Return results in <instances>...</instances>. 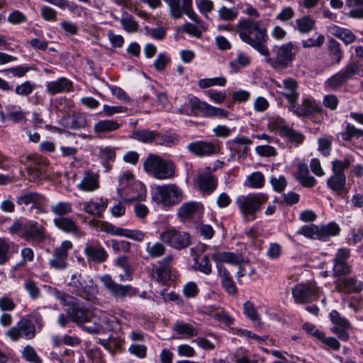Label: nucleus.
<instances>
[{
	"label": "nucleus",
	"instance_id": "nucleus-58",
	"mask_svg": "<svg viewBox=\"0 0 363 363\" xmlns=\"http://www.w3.org/2000/svg\"><path fill=\"white\" fill-rule=\"evenodd\" d=\"M36 86L37 85L35 83L27 80L21 84H18L16 86L14 91L17 95L21 96H28L33 93Z\"/></svg>",
	"mask_w": 363,
	"mask_h": 363
},
{
	"label": "nucleus",
	"instance_id": "nucleus-14",
	"mask_svg": "<svg viewBox=\"0 0 363 363\" xmlns=\"http://www.w3.org/2000/svg\"><path fill=\"white\" fill-rule=\"evenodd\" d=\"M36 334L35 325L30 320L21 319L16 326L9 329L6 335L13 341H18L21 338L31 340Z\"/></svg>",
	"mask_w": 363,
	"mask_h": 363
},
{
	"label": "nucleus",
	"instance_id": "nucleus-52",
	"mask_svg": "<svg viewBox=\"0 0 363 363\" xmlns=\"http://www.w3.org/2000/svg\"><path fill=\"white\" fill-rule=\"evenodd\" d=\"M328 49L329 55L334 60L335 63L339 64L342 57V52L340 50V43L333 38H330L328 42Z\"/></svg>",
	"mask_w": 363,
	"mask_h": 363
},
{
	"label": "nucleus",
	"instance_id": "nucleus-28",
	"mask_svg": "<svg viewBox=\"0 0 363 363\" xmlns=\"http://www.w3.org/2000/svg\"><path fill=\"white\" fill-rule=\"evenodd\" d=\"M199 189L206 194H211L217 187V180L208 167L206 171L200 173L196 179Z\"/></svg>",
	"mask_w": 363,
	"mask_h": 363
},
{
	"label": "nucleus",
	"instance_id": "nucleus-25",
	"mask_svg": "<svg viewBox=\"0 0 363 363\" xmlns=\"http://www.w3.org/2000/svg\"><path fill=\"white\" fill-rule=\"evenodd\" d=\"M28 158L32 160L35 165L40 166L39 167L36 166L28 167V180L34 182L45 174L46 167L49 162L47 159L38 155L29 156Z\"/></svg>",
	"mask_w": 363,
	"mask_h": 363
},
{
	"label": "nucleus",
	"instance_id": "nucleus-60",
	"mask_svg": "<svg viewBox=\"0 0 363 363\" xmlns=\"http://www.w3.org/2000/svg\"><path fill=\"white\" fill-rule=\"evenodd\" d=\"M227 80L225 77L204 78L199 81V86L201 89H206L213 86H224Z\"/></svg>",
	"mask_w": 363,
	"mask_h": 363
},
{
	"label": "nucleus",
	"instance_id": "nucleus-37",
	"mask_svg": "<svg viewBox=\"0 0 363 363\" xmlns=\"http://www.w3.org/2000/svg\"><path fill=\"white\" fill-rule=\"evenodd\" d=\"M328 31L331 35L342 40L346 45L353 43L356 39V36L350 29L341 28L335 24L329 26Z\"/></svg>",
	"mask_w": 363,
	"mask_h": 363
},
{
	"label": "nucleus",
	"instance_id": "nucleus-34",
	"mask_svg": "<svg viewBox=\"0 0 363 363\" xmlns=\"http://www.w3.org/2000/svg\"><path fill=\"white\" fill-rule=\"evenodd\" d=\"M294 176L303 187L311 188L317 183L316 179L313 176L309 175V170L306 164H298Z\"/></svg>",
	"mask_w": 363,
	"mask_h": 363
},
{
	"label": "nucleus",
	"instance_id": "nucleus-12",
	"mask_svg": "<svg viewBox=\"0 0 363 363\" xmlns=\"http://www.w3.org/2000/svg\"><path fill=\"white\" fill-rule=\"evenodd\" d=\"M359 72V65L355 62H350L342 69L328 79L325 84L331 89H337L352 79Z\"/></svg>",
	"mask_w": 363,
	"mask_h": 363
},
{
	"label": "nucleus",
	"instance_id": "nucleus-3",
	"mask_svg": "<svg viewBox=\"0 0 363 363\" xmlns=\"http://www.w3.org/2000/svg\"><path fill=\"white\" fill-rule=\"evenodd\" d=\"M144 170L159 180L170 179L175 176V164L170 160L150 154L143 162Z\"/></svg>",
	"mask_w": 363,
	"mask_h": 363
},
{
	"label": "nucleus",
	"instance_id": "nucleus-1",
	"mask_svg": "<svg viewBox=\"0 0 363 363\" xmlns=\"http://www.w3.org/2000/svg\"><path fill=\"white\" fill-rule=\"evenodd\" d=\"M240 38L262 55L269 57L270 52L266 45L269 40L267 29L261 27L258 21L250 18L240 19L237 24Z\"/></svg>",
	"mask_w": 363,
	"mask_h": 363
},
{
	"label": "nucleus",
	"instance_id": "nucleus-29",
	"mask_svg": "<svg viewBox=\"0 0 363 363\" xmlns=\"http://www.w3.org/2000/svg\"><path fill=\"white\" fill-rule=\"evenodd\" d=\"M252 143V141L245 136L237 137L227 143V145L233 155L238 157H245L249 150L248 146Z\"/></svg>",
	"mask_w": 363,
	"mask_h": 363
},
{
	"label": "nucleus",
	"instance_id": "nucleus-22",
	"mask_svg": "<svg viewBox=\"0 0 363 363\" xmlns=\"http://www.w3.org/2000/svg\"><path fill=\"white\" fill-rule=\"evenodd\" d=\"M59 123L67 129L80 130L88 125L86 114L81 111H74L62 116Z\"/></svg>",
	"mask_w": 363,
	"mask_h": 363
},
{
	"label": "nucleus",
	"instance_id": "nucleus-48",
	"mask_svg": "<svg viewBox=\"0 0 363 363\" xmlns=\"http://www.w3.org/2000/svg\"><path fill=\"white\" fill-rule=\"evenodd\" d=\"M173 330L178 334L186 335L188 337H194L198 335V330L189 323L177 322Z\"/></svg>",
	"mask_w": 363,
	"mask_h": 363
},
{
	"label": "nucleus",
	"instance_id": "nucleus-61",
	"mask_svg": "<svg viewBox=\"0 0 363 363\" xmlns=\"http://www.w3.org/2000/svg\"><path fill=\"white\" fill-rule=\"evenodd\" d=\"M23 288L33 300H36L41 296L40 288L32 279H26L23 283Z\"/></svg>",
	"mask_w": 363,
	"mask_h": 363
},
{
	"label": "nucleus",
	"instance_id": "nucleus-46",
	"mask_svg": "<svg viewBox=\"0 0 363 363\" xmlns=\"http://www.w3.org/2000/svg\"><path fill=\"white\" fill-rule=\"evenodd\" d=\"M50 211L57 217L66 216L72 212V204L69 201H59L50 206Z\"/></svg>",
	"mask_w": 363,
	"mask_h": 363
},
{
	"label": "nucleus",
	"instance_id": "nucleus-27",
	"mask_svg": "<svg viewBox=\"0 0 363 363\" xmlns=\"http://www.w3.org/2000/svg\"><path fill=\"white\" fill-rule=\"evenodd\" d=\"M106 231L112 235L125 237L138 242L143 241L145 236V233L141 230L123 228L112 224L106 226Z\"/></svg>",
	"mask_w": 363,
	"mask_h": 363
},
{
	"label": "nucleus",
	"instance_id": "nucleus-38",
	"mask_svg": "<svg viewBox=\"0 0 363 363\" xmlns=\"http://www.w3.org/2000/svg\"><path fill=\"white\" fill-rule=\"evenodd\" d=\"M157 135H158L157 130L138 129L132 132L130 138L143 143H155Z\"/></svg>",
	"mask_w": 363,
	"mask_h": 363
},
{
	"label": "nucleus",
	"instance_id": "nucleus-4",
	"mask_svg": "<svg viewBox=\"0 0 363 363\" xmlns=\"http://www.w3.org/2000/svg\"><path fill=\"white\" fill-rule=\"evenodd\" d=\"M152 199L164 207L179 204L183 199V191L175 184L157 185L152 190Z\"/></svg>",
	"mask_w": 363,
	"mask_h": 363
},
{
	"label": "nucleus",
	"instance_id": "nucleus-5",
	"mask_svg": "<svg viewBox=\"0 0 363 363\" xmlns=\"http://www.w3.org/2000/svg\"><path fill=\"white\" fill-rule=\"evenodd\" d=\"M275 57H267L266 62L274 69H286L289 67L299 52L298 43L289 42L274 49Z\"/></svg>",
	"mask_w": 363,
	"mask_h": 363
},
{
	"label": "nucleus",
	"instance_id": "nucleus-41",
	"mask_svg": "<svg viewBox=\"0 0 363 363\" xmlns=\"http://www.w3.org/2000/svg\"><path fill=\"white\" fill-rule=\"evenodd\" d=\"M319 111L318 106L315 101L304 99L301 104L297 106L296 115L298 116H308Z\"/></svg>",
	"mask_w": 363,
	"mask_h": 363
},
{
	"label": "nucleus",
	"instance_id": "nucleus-7",
	"mask_svg": "<svg viewBox=\"0 0 363 363\" xmlns=\"http://www.w3.org/2000/svg\"><path fill=\"white\" fill-rule=\"evenodd\" d=\"M68 286L77 295L88 301L95 298L99 292L97 284L91 277H83L77 272L71 275Z\"/></svg>",
	"mask_w": 363,
	"mask_h": 363
},
{
	"label": "nucleus",
	"instance_id": "nucleus-16",
	"mask_svg": "<svg viewBox=\"0 0 363 363\" xmlns=\"http://www.w3.org/2000/svg\"><path fill=\"white\" fill-rule=\"evenodd\" d=\"M292 296L296 303H307L319 298V289L313 284H297L292 288Z\"/></svg>",
	"mask_w": 363,
	"mask_h": 363
},
{
	"label": "nucleus",
	"instance_id": "nucleus-19",
	"mask_svg": "<svg viewBox=\"0 0 363 363\" xmlns=\"http://www.w3.org/2000/svg\"><path fill=\"white\" fill-rule=\"evenodd\" d=\"M272 84L278 89L277 92L283 96L287 101L294 102L298 99V84L294 78L289 77L281 81L274 79Z\"/></svg>",
	"mask_w": 363,
	"mask_h": 363
},
{
	"label": "nucleus",
	"instance_id": "nucleus-2",
	"mask_svg": "<svg viewBox=\"0 0 363 363\" xmlns=\"http://www.w3.org/2000/svg\"><path fill=\"white\" fill-rule=\"evenodd\" d=\"M12 234H18L28 242L39 244L47 239L45 227L35 220H15L9 227Z\"/></svg>",
	"mask_w": 363,
	"mask_h": 363
},
{
	"label": "nucleus",
	"instance_id": "nucleus-24",
	"mask_svg": "<svg viewBox=\"0 0 363 363\" xmlns=\"http://www.w3.org/2000/svg\"><path fill=\"white\" fill-rule=\"evenodd\" d=\"M16 203L21 206L31 204L32 208H36L40 211L46 203V198L43 194L37 191H26L21 193L16 197Z\"/></svg>",
	"mask_w": 363,
	"mask_h": 363
},
{
	"label": "nucleus",
	"instance_id": "nucleus-62",
	"mask_svg": "<svg viewBox=\"0 0 363 363\" xmlns=\"http://www.w3.org/2000/svg\"><path fill=\"white\" fill-rule=\"evenodd\" d=\"M154 276H155L157 282L165 284L170 280V269L167 266H159L156 268Z\"/></svg>",
	"mask_w": 363,
	"mask_h": 363
},
{
	"label": "nucleus",
	"instance_id": "nucleus-59",
	"mask_svg": "<svg viewBox=\"0 0 363 363\" xmlns=\"http://www.w3.org/2000/svg\"><path fill=\"white\" fill-rule=\"evenodd\" d=\"M203 116L205 117L226 118L228 116V112L225 109L213 106L206 103Z\"/></svg>",
	"mask_w": 363,
	"mask_h": 363
},
{
	"label": "nucleus",
	"instance_id": "nucleus-18",
	"mask_svg": "<svg viewBox=\"0 0 363 363\" xmlns=\"http://www.w3.org/2000/svg\"><path fill=\"white\" fill-rule=\"evenodd\" d=\"M333 327L331 332L336 335L337 338L342 342H347L350 339L349 330L352 325L348 319L340 315L336 310H332L329 314Z\"/></svg>",
	"mask_w": 363,
	"mask_h": 363
},
{
	"label": "nucleus",
	"instance_id": "nucleus-8",
	"mask_svg": "<svg viewBox=\"0 0 363 363\" xmlns=\"http://www.w3.org/2000/svg\"><path fill=\"white\" fill-rule=\"evenodd\" d=\"M267 199L268 196L263 193L249 194L238 196L235 203L242 216H252L255 219V213L261 209L262 205L265 203Z\"/></svg>",
	"mask_w": 363,
	"mask_h": 363
},
{
	"label": "nucleus",
	"instance_id": "nucleus-39",
	"mask_svg": "<svg viewBox=\"0 0 363 363\" xmlns=\"http://www.w3.org/2000/svg\"><path fill=\"white\" fill-rule=\"evenodd\" d=\"M327 186L337 193L342 192L346 186L345 174L333 173L326 181Z\"/></svg>",
	"mask_w": 363,
	"mask_h": 363
},
{
	"label": "nucleus",
	"instance_id": "nucleus-13",
	"mask_svg": "<svg viewBox=\"0 0 363 363\" xmlns=\"http://www.w3.org/2000/svg\"><path fill=\"white\" fill-rule=\"evenodd\" d=\"M160 239L167 245L181 250L191 245V236L189 233L169 228L160 235Z\"/></svg>",
	"mask_w": 363,
	"mask_h": 363
},
{
	"label": "nucleus",
	"instance_id": "nucleus-63",
	"mask_svg": "<svg viewBox=\"0 0 363 363\" xmlns=\"http://www.w3.org/2000/svg\"><path fill=\"white\" fill-rule=\"evenodd\" d=\"M247 186L259 189L264 184V177L261 172H255L247 177Z\"/></svg>",
	"mask_w": 363,
	"mask_h": 363
},
{
	"label": "nucleus",
	"instance_id": "nucleus-42",
	"mask_svg": "<svg viewBox=\"0 0 363 363\" xmlns=\"http://www.w3.org/2000/svg\"><path fill=\"white\" fill-rule=\"evenodd\" d=\"M354 161V158L351 155H345L342 160L332 161L331 169L333 173L345 174V171L350 167Z\"/></svg>",
	"mask_w": 363,
	"mask_h": 363
},
{
	"label": "nucleus",
	"instance_id": "nucleus-43",
	"mask_svg": "<svg viewBox=\"0 0 363 363\" xmlns=\"http://www.w3.org/2000/svg\"><path fill=\"white\" fill-rule=\"evenodd\" d=\"M340 228L335 222H330L327 225L319 227V237L318 240L326 241L332 236H336L340 233Z\"/></svg>",
	"mask_w": 363,
	"mask_h": 363
},
{
	"label": "nucleus",
	"instance_id": "nucleus-10",
	"mask_svg": "<svg viewBox=\"0 0 363 363\" xmlns=\"http://www.w3.org/2000/svg\"><path fill=\"white\" fill-rule=\"evenodd\" d=\"M168 6L170 16L175 19L186 14L193 21L199 23L197 14L193 10V0H163Z\"/></svg>",
	"mask_w": 363,
	"mask_h": 363
},
{
	"label": "nucleus",
	"instance_id": "nucleus-57",
	"mask_svg": "<svg viewBox=\"0 0 363 363\" xmlns=\"http://www.w3.org/2000/svg\"><path fill=\"white\" fill-rule=\"evenodd\" d=\"M115 264L119 267H121L125 272L124 275L120 276V279L121 281L125 280H130L131 279V275H130V265L129 264V262L128 260L127 257L125 256H121L118 257L115 260Z\"/></svg>",
	"mask_w": 363,
	"mask_h": 363
},
{
	"label": "nucleus",
	"instance_id": "nucleus-33",
	"mask_svg": "<svg viewBox=\"0 0 363 363\" xmlns=\"http://www.w3.org/2000/svg\"><path fill=\"white\" fill-rule=\"evenodd\" d=\"M335 288L338 292L345 294H355L363 291V281H357L354 277L345 278L339 284H337Z\"/></svg>",
	"mask_w": 363,
	"mask_h": 363
},
{
	"label": "nucleus",
	"instance_id": "nucleus-54",
	"mask_svg": "<svg viewBox=\"0 0 363 363\" xmlns=\"http://www.w3.org/2000/svg\"><path fill=\"white\" fill-rule=\"evenodd\" d=\"M250 62V57L247 55L240 52L237 55L236 58L230 62V67L233 72H238L240 67H245L248 66Z\"/></svg>",
	"mask_w": 363,
	"mask_h": 363
},
{
	"label": "nucleus",
	"instance_id": "nucleus-45",
	"mask_svg": "<svg viewBox=\"0 0 363 363\" xmlns=\"http://www.w3.org/2000/svg\"><path fill=\"white\" fill-rule=\"evenodd\" d=\"M315 28V21L308 16H304L296 20L294 28L301 33H308Z\"/></svg>",
	"mask_w": 363,
	"mask_h": 363
},
{
	"label": "nucleus",
	"instance_id": "nucleus-47",
	"mask_svg": "<svg viewBox=\"0 0 363 363\" xmlns=\"http://www.w3.org/2000/svg\"><path fill=\"white\" fill-rule=\"evenodd\" d=\"M179 141V136L176 133L166 132L163 134L158 132L156 136L155 144L157 145H163L172 147L175 145Z\"/></svg>",
	"mask_w": 363,
	"mask_h": 363
},
{
	"label": "nucleus",
	"instance_id": "nucleus-31",
	"mask_svg": "<svg viewBox=\"0 0 363 363\" xmlns=\"http://www.w3.org/2000/svg\"><path fill=\"white\" fill-rule=\"evenodd\" d=\"M211 257L216 264L227 263L240 265L245 262L244 257L240 254L232 252H216L212 253Z\"/></svg>",
	"mask_w": 363,
	"mask_h": 363
},
{
	"label": "nucleus",
	"instance_id": "nucleus-36",
	"mask_svg": "<svg viewBox=\"0 0 363 363\" xmlns=\"http://www.w3.org/2000/svg\"><path fill=\"white\" fill-rule=\"evenodd\" d=\"M121 127V123L117 120L104 119L94 124V131L97 135L111 133L118 130Z\"/></svg>",
	"mask_w": 363,
	"mask_h": 363
},
{
	"label": "nucleus",
	"instance_id": "nucleus-64",
	"mask_svg": "<svg viewBox=\"0 0 363 363\" xmlns=\"http://www.w3.org/2000/svg\"><path fill=\"white\" fill-rule=\"evenodd\" d=\"M218 16L220 19L225 21H232L238 16V11L236 8H228L225 6L218 10Z\"/></svg>",
	"mask_w": 363,
	"mask_h": 363
},
{
	"label": "nucleus",
	"instance_id": "nucleus-49",
	"mask_svg": "<svg viewBox=\"0 0 363 363\" xmlns=\"http://www.w3.org/2000/svg\"><path fill=\"white\" fill-rule=\"evenodd\" d=\"M121 25L123 30L128 33H134L138 32L139 24L134 17L128 13L123 15L120 20Z\"/></svg>",
	"mask_w": 363,
	"mask_h": 363
},
{
	"label": "nucleus",
	"instance_id": "nucleus-30",
	"mask_svg": "<svg viewBox=\"0 0 363 363\" xmlns=\"http://www.w3.org/2000/svg\"><path fill=\"white\" fill-rule=\"evenodd\" d=\"M99 186V174L91 170L84 172L82 179L77 185L78 189L86 192L94 191Z\"/></svg>",
	"mask_w": 363,
	"mask_h": 363
},
{
	"label": "nucleus",
	"instance_id": "nucleus-6",
	"mask_svg": "<svg viewBox=\"0 0 363 363\" xmlns=\"http://www.w3.org/2000/svg\"><path fill=\"white\" fill-rule=\"evenodd\" d=\"M60 300L65 306H69L67 313L71 321L84 330V328L87 326L86 324L92 320V312L89 308L80 306L77 303L78 300L72 296L64 294L60 297Z\"/></svg>",
	"mask_w": 363,
	"mask_h": 363
},
{
	"label": "nucleus",
	"instance_id": "nucleus-35",
	"mask_svg": "<svg viewBox=\"0 0 363 363\" xmlns=\"http://www.w3.org/2000/svg\"><path fill=\"white\" fill-rule=\"evenodd\" d=\"M279 135L287 139L290 143L298 146L305 140V135L300 131H297L287 125H282L279 128Z\"/></svg>",
	"mask_w": 363,
	"mask_h": 363
},
{
	"label": "nucleus",
	"instance_id": "nucleus-17",
	"mask_svg": "<svg viewBox=\"0 0 363 363\" xmlns=\"http://www.w3.org/2000/svg\"><path fill=\"white\" fill-rule=\"evenodd\" d=\"M73 247L69 240H64L60 245L54 249L52 258L49 259L48 264L51 269L57 271H63L68 267V250Z\"/></svg>",
	"mask_w": 363,
	"mask_h": 363
},
{
	"label": "nucleus",
	"instance_id": "nucleus-44",
	"mask_svg": "<svg viewBox=\"0 0 363 363\" xmlns=\"http://www.w3.org/2000/svg\"><path fill=\"white\" fill-rule=\"evenodd\" d=\"M340 135L344 141H354L358 139L363 140V130L357 128L350 123H347L345 129Z\"/></svg>",
	"mask_w": 363,
	"mask_h": 363
},
{
	"label": "nucleus",
	"instance_id": "nucleus-40",
	"mask_svg": "<svg viewBox=\"0 0 363 363\" xmlns=\"http://www.w3.org/2000/svg\"><path fill=\"white\" fill-rule=\"evenodd\" d=\"M107 200L100 199L99 201H89L84 203L83 210L91 216H101L102 212L107 207Z\"/></svg>",
	"mask_w": 363,
	"mask_h": 363
},
{
	"label": "nucleus",
	"instance_id": "nucleus-55",
	"mask_svg": "<svg viewBox=\"0 0 363 363\" xmlns=\"http://www.w3.org/2000/svg\"><path fill=\"white\" fill-rule=\"evenodd\" d=\"M145 250L151 258H157L164 255L166 247L163 243L156 242L155 243L147 242Z\"/></svg>",
	"mask_w": 363,
	"mask_h": 363
},
{
	"label": "nucleus",
	"instance_id": "nucleus-20",
	"mask_svg": "<svg viewBox=\"0 0 363 363\" xmlns=\"http://www.w3.org/2000/svg\"><path fill=\"white\" fill-rule=\"evenodd\" d=\"M91 325L84 328V331L89 334H105L114 329L113 321L106 313L101 312L97 317H92Z\"/></svg>",
	"mask_w": 363,
	"mask_h": 363
},
{
	"label": "nucleus",
	"instance_id": "nucleus-32",
	"mask_svg": "<svg viewBox=\"0 0 363 363\" xmlns=\"http://www.w3.org/2000/svg\"><path fill=\"white\" fill-rule=\"evenodd\" d=\"M73 83L66 77L47 82L46 90L52 96L59 93L69 92L72 89Z\"/></svg>",
	"mask_w": 363,
	"mask_h": 363
},
{
	"label": "nucleus",
	"instance_id": "nucleus-50",
	"mask_svg": "<svg viewBox=\"0 0 363 363\" xmlns=\"http://www.w3.org/2000/svg\"><path fill=\"white\" fill-rule=\"evenodd\" d=\"M57 6L62 9L67 8L70 12L76 14L79 17L86 16V9L82 6L78 5L73 1L60 0Z\"/></svg>",
	"mask_w": 363,
	"mask_h": 363
},
{
	"label": "nucleus",
	"instance_id": "nucleus-9",
	"mask_svg": "<svg viewBox=\"0 0 363 363\" xmlns=\"http://www.w3.org/2000/svg\"><path fill=\"white\" fill-rule=\"evenodd\" d=\"M104 288L116 300H124L131 298L137 294V290L130 285H122L116 283L109 274H104L100 277Z\"/></svg>",
	"mask_w": 363,
	"mask_h": 363
},
{
	"label": "nucleus",
	"instance_id": "nucleus-11",
	"mask_svg": "<svg viewBox=\"0 0 363 363\" xmlns=\"http://www.w3.org/2000/svg\"><path fill=\"white\" fill-rule=\"evenodd\" d=\"M168 6L170 16L175 19L186 14L193 21L199 23L197 14L193 10V0H163Z\"/></svg>",
	"mask_w": 363,
	"mask_h": 363
},
{
	"label": "nucleus",
	"instance_id": "nucleus-51",
	"mask_svg": "<svg viewBox=\"0 0 363 363\" xmlns=\"http://www.w3.org/2000/svg\"><path fill=\"white\" fill-rule=\"evenodd\" d=\"M198 208L199 203L196 202L184 203L179 208L177 215L182 219H189L196 213Z\"/></svg>",
	"mask_w": 363,
	"mask_h": 363
},
{
	"label": "nucleus",
	"instance_id": "nucleus-26",
	"mask_svg": "<svg viewBox=\"0 0 363 363\" xmlns=\"http://www.w3.org/2000/svg\"><path fill=\"white\" fill-rule=\"evenodd\" d=\"M206 102L201 101L196 96L189 97L181 105L179 111L187 116H198L199 113L203 115Z\"/></svg>",
	"mask_w": 363,
	"mask_h": 363
},
{
	"label": "nucleus",
	"instance_id": "nucleus-15",
	"mask_svg": "<svg viewBox=\"0 0 363 363\" xmlns=\"http://www.w3.org/2000/svg\"><path fill=\"white\" fill-rule=\"evenodd\" d=\"M220 148L219 142L216 140H194L189 143L186 146L187 150L198 157H209L218 154Z\"/></svg>",
	"mask_w": 363,
	"mask_h": 363
},
{
	"label": "nucleus",
	"instance_id": "nucleus-53",
	"mask_svg": "<svg viewBox=\"0 0 363 363\" xmlns=\"http://www.w3.org/2000/svg\"><path fill=\"white\" fill-rule=\"evenodd\" d=\"M194 269L205 275H209L212 272V264L207 255L202 256L200 259H194Z\"/></svg>",
	"mask_w": 363,
	"mask_h": 363
},
{
	"label": "nucleus",
	"instance_id": "nucleus-21",
	"mask_svg": "<svg viewBox=\"0 0 363 363\" xmlns=\"http://www.w3.org/2000/svg\"><path fill=\"white\" fill-rule=\"evenodd\" d=\"M84 254L89 262L94 263H103L108 257L105 248L96 240H92L86 243L84 248Z\"/></svg>",
	"mask_w": 363,
	"mask_h": 363
},
{
	"label": "nucleus",
	"instance_id": "nucleus-56",
	"mask_svg": "<svg viewBox=\"0 0 363 363\" xmlns=\"http://www.w3.org/2000/svg\"><path fill=\"white\" fill-rule=\"evenodd\" d=\"M22 358L31 363H43L42 359L31 345H26L21 352Z\"/></svg>",
	"mask_w": 363,
	"mask_h": 363
},
{
	"label": "nucleus",
	"instance_id": "nucleus-23",
	"mask_svg": "<svg viewBox=\"0 0 363 363\" xmlns=\"http://www.w3.org/2000/svg\"><path fill=\"white\" fill-rule=\"evenodd\" d=\"M53 223L57 229L74 237L80 238L84 235L77 222L71 217H55L53 219Z\"/></svg>",
	"mask_w": 363,
	"mask_h": 363
}]
</instances>
